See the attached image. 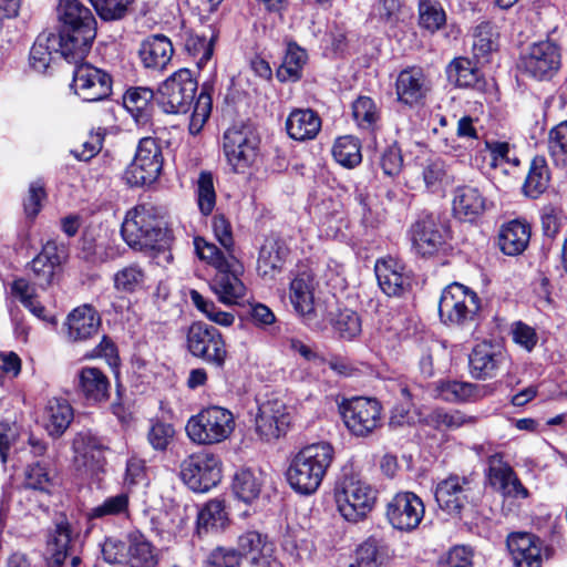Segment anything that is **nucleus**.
<instances>
[{
  "label": "nucleus",
  "instance_id": "obj_1",
  "mask_svg": "<svg viewBox=\"0 0 567 567\" xmlns=\"http://www.w3.org/2000/svg\"><path fill=\"white\" fill-rule=\"evenodd\" d=\"M196 255L216 270L209 287L224 305H237L246 296V286L240 279L243 264L234 254L225 255L215 244L203 237L194 238Z\"/></svg>",
  "mask_w": 567,
  "mask_h": 567
},
{
  "label": "nucleus",
  "instance_id": "obj_2",
  "mask_svg": "<svg viewBox=\"0 0 567 567\" xmlns=\"http://www.w3.org/2000/svg\"><path fill=\"white\" fill-rule=\"evenodd\" d=\"M334 456V450L327 442L310 444L292 458L287 481L297 493L310 495L321 485Z\"/></svg>",
  "mask_w": 567,
  "mask_h": 567
},
{
  "label": "nucleus",
  "instance_id": "obj_3",
  "mask_svg": "<svg viewBox=\"0 0 567 567\" xmlns=\"http://www.w3.org/2000/svg\"><path fill=\"white\" fill-rule=\"evenodd\" d=\"M481 300L468 287L453 282L445 287L439 301V316L449 327L472 328L477 324Z\"/></svg>",
  "mask_w": 567,
  "mask_h": 567
},
{
  "label": "nucleus",
  "instance_id": "obj_4",
  "mask_svg": "<svg viewBox=\"0 0 567 567\" xmlns=\"http://www.w3.org/2000/svg\"><path fill=\"white\" fill-rule=\"evenodd\" d=\"M236 422L231 411L212 405L192 415L185 426L188 439L199 445H214L228 440Z\"/></svg>",
  "mask_w": 567,
  "mask_h": 567
},
{
  "label": "nucleus",
  "instance_id": "obj_5",
  "mask_svg": "<svg viewBox=\"0 0 567 567\" xmlns=\"http://www.w3.org/2000/svg\"><path fill=\"white\" fill-rule=\"evenodd\" d=\"M121 234L125 243L135 250L155 249L165 238L162 221L154 209L146 206H136L127 212Z\"/></svg>",
  "mask_w": 567,
  "mask_h": 567
},
{
  "label": "nucleus",
  "instance_id": "obj_6",
  "mask_svg": "<svg viewBox=\"0 0 567 567\" xmlns=\"http://www.w3.org/2000/svg\"><path fill=\"white\" fill-rule=\"evenodd\" d=\"M260 138L249 124H235L223 135V153L231 171L246 173L259 156Z\"/></svg>",
  "mask_w": 567,
  "mask_h": 567
},
{
  "label": "nucleus",
  "instance_id": "obj_7",
  "mask_svg": "<svg viewBox=\"0 0 567 567\" xmlns=\"http://www.w3.org/2000/svg\"><path fill=\"white\" fill-rule=\"evenodd\" d=\"M334 501L340 515L357 523L367 517L377 501V491L367 482L344 477L334 489Z\"/></svg>",
  "mask_w": 567,
  "mask_h": 567
},
{
  "label": "nucleus",
  "instance_id": "obj_8",
  "mask_svg": "<svg viewBox=\"0 0 567 567\" xmlns=\"http://www.w3.org/2000/svg\"><path fill=\"white\" fill-rule=\"evenodd\" d=\"M188 352L204 362L224 369L228 358L223 334L218 329L204 322H193L186 333Z\"/></svg>",
  "mask_w": 567,
  "mask_h": 567
},
{
  "label": "nucleus",
  "instance_id": "obj_9",
  "mask_svg": "<svg viewBox=\"0 0 567 567\" xmlns=\"http://www.w3.org/2000/svg\"><path fill=\"white\" fill-rule=\"evenodd\" d=\"M342 421L349 432L367 437L382 424V406L375 399L357 396L340 405Z\"/></svg>",
  "mask_w": 567,
  "mask_h": 567
},
{
  "label": "nucleus",
  "instance_id": "obj_10",
  "mask_svg": "<svg viewBox=\"0 0 567 567\" xmlns=\"http://www.w3.org/2000/svg\"><path fill=\"white\" fill-rule=\"evenodd\" d=\"M163 167L162 148L154 137L140 140L134 159L124 172V179L131 186H144L154 183Z\"/></svg>",
  "mask_w": 567,
  "mask_h": 567
},
{
  "label": "nucleus",
  "instance_id": "obj_11",
  "mask_svg": "<svg viewBox=\"0 0 567 567\" xmlns=\"http://www.w3.org/2000/svg\"><path fill=\"white\" fill-rule=\"evenodd\" d=\"M181 477L192 491L206 493L221 480V461L208 452L192 454L181 464Z\"/></svg>",
  "mask_w": 567,
  "mask_h": 567
},
{
  "label": "nucleus",
  "instance_id": "obj_12",
  "mask_svg": "<svg viewBox=\"0 0 567 567\" xmlns=\"http://www.w3.org/2000/svg\"><path fill=\"white\" fill-rule=\"evenodd\" d=\"M197 81L188 69H181L158 87V102L166 113H186L194 101Z\"/></svg>",
  "mask_w": 567,
  "mask_h": 567
},
{
  "label": "nucleus",
  "instance_id": "obj_13",
  "mask_svg": "<svg viewBox=\"0 0 567 567\" xmlns=\"http://www.w3.org/2000/svg\"><path fill=\"white\" fill-rule=\"evenodd\" d=\"M71 89L84 102H96L110 96L112 79L104 70L89 63L74 68Z\"/></svg>",
  "mask_w": 567,
  "mask_h": 567
},
{
  "label": "nucleus",
  "instance_id": "obj_14",
  "mask_svg": "<svg viewBox=\"0 0 567 567\" xmlns=\"http://www.w3.org/2000/svg\"><path fill=\"white\" fill-rule=\"evenodd\" d=\"M412 247L422 257H432L445 249L449 228L433 215L419 219L411 229Z\"/></svg>",
  "mask_w": 567,
  "mask_h": 567
},
{
  "label": "nucleus",
  "instance_id": "obj_15",
  "mask_svg": "<svg viewBox=\"0 0 567 567\" xmlns=\"http://www.w3.org/2000/svg\"><path fill=\"white\" fill-rule=\"evenodd\" d=\"M474 482L471 476L451 474L437 483L435 499L439 506L450 515H460L471 502Z\"/></svg>",
  "mask_w": 567,
  "mask_h": 567
},
{
  "label": "nucleus",
  "instance_id": "obj_16",
  "mask_svg": "<svg viewBox=\"0 0 567 567\" xmlns=\"http://www.w3.org/2000/svg\"><path fill=\"white\" fill-rule=\"evenodd\" d=\"M559 66V48L549 40L534 43L520 59L522 70L537 80L551 78L558 71Z\"/></svg>",
  "mask_w": 567,
  "mask_h": 567
},
{
  "label": "nucleus",
  "instance_id": "obj_17",
  "mask_svg": "<svg viewBox=\"0 0 567 567\" xmlns=\"http://www.w3.org/2000/svg\"><path fill=\"white\" fill-rule=\"evenodd\" d=\"M425 507L422 499L412 492H400L386 505V518L393 528L402 532L414 530L422 522Z\"/></svg>",
  "mask_w": 567,
  "mask_h": 567
},
{
  "label": "nucleus",
  "instance_id": "obj_18",
  "mask_svg": "<svg viewBox=\"0 0 567 567\" xmlns=\"http://www.w3.org/2000/svg\"><path fill=\"white\" fill-rule=\"evenodd\" d=\"M431 90V79L420 66L405 68L396 76V99L410 107L423 104Z\"/></svg>",
  "mask_w": 567,
  "mask_h": 567
},
{
  "label": "nucleus",
  "instance_id": "obj_19",
  "mask_svg": "<svg viewBox=\"0 0 567 567\" xmlns=\"http://www.w3.org/2000/svg\"><path fill=\"white\" fill-rule=\"evenodd\" d=\"M291 416L286 404L280 400L262 402L255 417L256 431L264 440L278 439L286 433Z\"/></svg>",
  "mask_w": 567,
  "mask_h": 567
},
{
  "label": "nucleus",
  "instance_id": "obj_20",
  "mask_svg": "<svg viewBox=\"0 0 567 567\" xmlns=\"http://www.w3.org/2000/svg\"><path fill=\"white\" fill-rule=\"evenodd\" d=\"M487 478L489 484L506 497L527 498L529 493L516 476L513 468L503 461L501 454L488 457Z\"/></svg>",
  "mask_w": 567,
  "mask_h": 567
},
{
  "label": "nucleus",
  "instance_id": "obj_21",
  "mask_svg": "<svg viewBox=\"0 0 567 567\" xmlns=\"http://www.w3.org/2000/svg\"><path fill=\"white\" fill-rule=\"evenodd\" d=\"M487 207L486 196L476 186L463 185L453 190L452 213L461 221H476L486 212Z\"/></svg>",
  "mask_w": 567,
  "mask_h": 567
},
{
  "label": "nucleus",
  "instance_id": "obj_22",
  "mask_svg": "<svg viewBox=\"0 0 567 567\" xmlns=\"http://www.w3.org/2000/svg\"><path fill=\"white\" fill-rule=\"evenodd\" d=\"M96 32H71V30H60L59 34L52 33L51 43L56 49V53L69 63L81 64L91 50Z\"/></svg>",
  "mask_w": 567,
  "mask_h": 567
},
{
  "label": "nucleus",
  "instance_id": "obj_23",
  "mask_svg": "<svg viewBox=\"0 0 567 567\" xmlns=\"http://www.w3.org/2000/svg\"><path fill=\"white\" fill-rule=\"evenodd\" d=\"M505 361V353L491 342L476 344L468 357L470 373L473 378L485 380L497 374Z\"/></svg>",
  "mask_w": 567,
  "mask_h": 567
},
{
  "label": "nucleus",
  "instance_id": "obj_24",
  "mask_svg": "<svg viewBox=\"0 0 567 567\" xmlns=\"http://www.w3.org/2000/svg\"><path fill=\"white\" fill-rule=\"evenodd\" d=\"M74 458L78 465L91 472H99L105 464L104 452L106 445L90 431L79 432L72 444Z\"/></svg>",
  "mask_w": 567,
  "mask_h": 567
},
{
  "label": "nucleus",
  "instance_id": "obj_25",
  "mask_svg": "<svg viewBox=\"0 0 567 567\" xmlns=\"http://www.w3.org/2000/svg\"><path fill=\"white\" fill-rule=\"evenodd\" d=\"M101 317L90 305L72 310L64 323L68 340L71 342L86 341L97 334Z\"/></svg>",
  "mask_w": 567,
  "mask_h": 567
},
{
  "label": "nucleus",
  "instance_id": "obj_26",
  "mask_svg": "<svg viewBox=\"0 0 567 567\" xmlns=\"http://www.w3.org/2000/svg\"><path fill=\"white\" fill-rule=\"evenodd\" d=\"M174 54L171 40L163 34H153L144 39L138 49L143 66L151 71H164Z\"/></svg>",
  "mask_w": 567,
  "mask_h": 567
},
{
  "label": "nucleus",
  "instance_id": "obj_27",
  "mask_svg": "<svg viewBox=\"0 0 567 567\" xmlns=\"http://www.w3.org/2000/svg\"><path fill=\"white\" fill-rule=\"evenodd\" d=\"M58 17L61 23L60 30L71 32H96V20L92 11L80 0H60Z\"/></svg>",
  "mask_w": 567,
  "mask_h": 567
},
{
  "label": "nucleus",
  "instance_id": "obj_28",
  "mask_svg": "<svg viewBox=\"0 0 567 567\" xmlns=\"http://www.w3.org/2000/svg\"><path fill=\"white\" fill-rule=\"evenodd\" d=\"M316 287L317 281L311 270L299 271L290 282L291 305L306 320H310L315 312Z\"/></svg>",
  "mask_w": 567,
  "mask_h": 567
},
{
  "label": "nucleus",
  "instance_id": "obj_29",
  "mask_svg": "<svg viewBox=\"0 0 567 567\" xmlns=\"http://www.w3.org/2000/svg\"><path fill=\"white\" fill-rule=\"evenodd\" d=\"M507 548L516 567L542 566V542L533 534H511L507 538Z\"/></svg>",
  "mask_w": 567,
  "mask_h": 567
},
{
  "label": "nucleus",
  "instance_id": "obj_30",
  "mask_svg": "<svg viewBox=\"0 0 567 567\" xmlns=\"http://www.w3.org/2000/svg\"><path fill=\"white\" fill-rule=\"evenodd\" d=\"M374 271L380 288L388 296H400L410 286L404 266L392 257L379 259Z\"/></svg>",
  "mask_w": 567,
  "mask_h": 567
},
{
  "label": "nucleus",
  "instance_id": "obj_31",
  "mask_svg": "<svg viewBox=\"0 0 567 567\" xmlns=\"http://www.w3.org/2000/svg\"><path fill=\"white\" fill-rule=\"evenodd\" d=\"M73 551V529L64 517L55 522L47 543L48 567H61Z\"/></svg>",
  "mask_w": 567,
  "mask_h": 567
},
{
  "label": "nucleus",
  "instance_id": "obj_32",
  "mask_svg": "<svg viewBox=\"0 0 567 567\" xmlns=\"http://www.w3.org/2000/svg\"><path fill=\"white\" fill-rule=\"evenodd\" d=\"M110 380L97 368H82L78 374V390L89 404L107 401L110 396Z\"/></svg>",
  "mask_w": 567,
  "mask_h": 567
},
{
  "label": "nucleus",
  "instance_id": "obj_33",
  "mask_svg": "<svg viewBox=\"0 0 567 567\" xmlns=\"http://www.w3.org/2000/svg\"><path fill=\"white\" fill-rule=\"evenodd\" d=\"M73 416V409L66 400L53 398L43 408L40 423L50 436L60 437L70 426Z\"/></svg>",
  "mask_w": 567,
  "mask_h": 567
},
{
  "label": "nucleus",
  "instance_id": "obj_34",
  "mask_svg": "<svg viewBox=\"0 0 567 567\" xmlns=\"http://www.w3.org/2000/svg\"><path fill=\"white\" fill-rule=\"evenodd\" d=\"M238 550L257 566H269L274 554V544L266 534L247 530L238 537Z\"/></svg>",
  "mask_w": 567,
  "mask_h": 567
},
{
  "label": "nucleus",
  "instance_id": "obj_35",
  "mask_svg": "<svg viewBox=\"0 0 567 567\" xmlns=\"http://www.w3.org/2000/svg\"><path fill=\"white\" fill-rule=\"evenodd\" d=\"M288 254L289 250L282 240L275 237L266 238L257 260L259 275L272 278L282 269Z\"/></svg>",
  "mask_w": 567,
  "mask_h": 567
},
{
  "label": "nucleus",
  "instance_id": "obj_36",
  "mask_svg": "<svg viewBox=\"0 0 567 567\" xmlns=\"http://www.w3.org/2000/svg\"><path fill=\"white\" fill-rule=\"evenodd\" d=\"M529 239V225L518 219L504 224L498 233V246L507 256L520 255L527 248Z\"/></svg>",
  "mask_w": 567,
  "mask_h": 567
},
{
  "label": "nucleus",
  "instance_id": "obj_37",
  "mask_svg": "<svg viewBox=\"0 0 567 567\" xmlns=\"http://www.w3.org/2000/svg\"><path fill=\"white\" fill-rule=\"evenodd\" d=\"M159 553L138 530L127 535V564L131 567H157Z\"/></svg>",
  "mask_w": 567,
  "mask_h": 567
},
{
  "label": "nucleus",
  "instance_id": "obj_38",
  "mask_svg": "<svg viewBox=\"0 0 567 567\" xmlns=\"http://www.w3.org/2000/svg\"><path fill=\"white\" fill-rule=\"evenodd\" d=\"M321 128V120L312 110H293L287 121L288 135L296 141L312 140Z\"/></svg>",
  "mask_w": 567,
  "mask_h": 567
},
{
  "label": "nucleus",
  "instance_id": "obj_39",
  "mask_svg": "<svg viewBox=\"0 0 567 567\" xmlns=\"http://www.w3.org/2000/svg\"><path fill=\"white\" fill-rule=\"evenodd\" d=\"M391 559L389 546L375 536L358 546L354 560L349 567H384Z\"/></svg>",
  "mask_w": 567,
  "mask_h": 567
},
{
  "label": "nucleus",
  "instance_id": "obj_40",
  "mask_svg": "<svg viewBox=\"0 0 567 567\" xmlns=\"http://www.w3.org/2000/svg\"><path fill=\"white\" fill-rule=\"evenodd\" d=\"M265 483V474L260 470H239L233 480V491L238 499L251 504L258 499Z\"/></svg>",
  "mask_w": 567,
  "mask_h": 567
},
{
  "label": "nucleus",
  "instance_id": "obj_41",
  "mask_svg": "<svg viewBox=\"0 0 567 567\" xmlns=\"http://www.w3.org/2000/svg\"><path fill=\"white\" fill-rule=\"evenodd\" d=\"M185 515L179 507L161 511L151 518L152 530L163 540H172L184 528Z\"/></svg>",
  "mask_w": 567,
  "mask_h": 567
},
{
  "label": "nucleus",
  "instance_id": "obj_42",
  "mask_svg": "<svg viewBox=\"0 0 567 567\" xmlns=\"http://www.w3.org/2000/svg\"><path fill=\"white\" fill-rule=\"evenodd\" d=\"M60 258L56 254V246L53 241H48L42 251L32 259L30 264L33 278L39 286L50 285Z\"/></svg>",
  "mask_w": 567,
  "mask_h": 567
},
{
  "label": "nucleus",
  "instance_id": "obj_43",
  "mask_svg": "<svg viewBox=\"0 0 567 567\" xmlns=\"http://www.w3.org/2000/svg\"><path fill=\"white\" fill-rule=\"evenodd\" d=\"M477 417L467 415L460 410L435 409L426 416V424L437 431H455L464 426H473Z\"/></svg>",
  "mask_w": 567,
  "mask_h": 567
},
{
  "label": "nucleus",
  "instance_id": "obj_44",
  "mask_svg": "<svg viewBox=\"0 0 567 567\" xmlns=\"http://www.w3.org/2000/svg\"><path fill=\"white\" fill-rule=\"evenodd\" d=\"M446 76L451 84L458 87H472L478 83L482 74L468 58H455L446 66Z\"/></svg>",
  "mask_w": 567,
  "mask_h": 567
},
{
  "label": "nucleus",
  "instance_id": "obj_45",
  "mask_svg": "<svg viewBox=\"0 0 567 567\" xmlns=\"http://www.w3.org/2000/svg\"><path fill=\"white\" fill-rule=\"evenodd\" d=\"M130 493L122 491L115 495L107 496L104 501L87 509L85 517L89 522L94 519H106L109 517H118L128 514Z\"/></svg>",
  "mask_w": 567,
  "mask_h": 567
},
{
  "label": "nucleus",
  "instance_id": "obj_46",
  "mask_svg": "<svg viewBox=\"0 0 567 567\" xmlns=\"http://www.w3.org/2000/svg\"><path fill=\"white\" fill-rule=\"evenodd\" d=\"M147 275L138 264H130L113 275L114 289L120 293H134L144 289Z\"/></svg>",
  "mask_w": 567,
  "mask_h": 567
},
{
  "label": "nucleus",
  "instance_id": "obj_47",
  "mask_svg": "<svg viewBox=\"0 0 567 567\" xmlns=\"http://www.w3.org/2000/svg\"><path fill=\"white\" fill-rule=\"evenodd\" d=\"M473 54L477 63L488 62V56L497 50L498 32L491 22L480 23L473 34Z\"/></svg>",
  "mask_w": 567,
  "mask_h": 567
},
{
  "label": "nucleus",
  "instance_id": "obj_48",
  "mask_svg": "<svg viewBox=\"0 0 567 567\" xmlns=\"http://www.w3.org/2000/svg\"><path fill=\"white\" fill-rule=\"evenodd\" d=\"M420 175L425 188L431 193L439 192L451 182L449 167L440 157L425 159L420 166Z\"/></svg>",
  "mask_w": 567,
  "mask_h": 567
},
{
  "label": "nucleus",
  "instance_id": "obj_49",
  "mask_svg": "<svg viewBox=\"0 0 567 567\" xmlns=\"http://www.w3.org/2000/svg\"><path fill=\"white\" fill-rule=\"evenodd\" d=\"M308 60L307 52L296 44H289L282 63L277 70V78L281 82H296L302 75V70Z\"/></svg>",
  "mask_w": 567,
  "mask_h": 567
},
{
  "label": "nucleus",
  "instance_id": "obj_50",
  "mask_svg": "<svg viewBox=\"0 0 567 567\" xmlns=\"http://www.w3.org/2000/svg\"><path fill=\"white\" fill-rule=\"evenodd\" d=\"M11 291L33 316L49 323L55 322L54 316L48 313L47 309L34 295V289L25 279H16L12 284Z\"/></svg>",
  "mask_w": 567,
  "mask_h": 567
},
{
  "label": "nucleus",
  "instance_id": "obj_51",
  "mask_svg": "<svg viewBox=\"0 0 567 567\" xmlns=\"http://www.w3.org/2000/svg\"><path fill=\"white\" fill-rule=\"evenodd\" d=\"M334 159L342 166L352 168L362 161L361 146L353 136H341L336 140L332 147Z\"/></svg>",
  "mask_w": 567,
  "mask_h": 567
},
{
  "label": "nucleus",
  "instance_id": "obj_52",
  "mask_svg": "<svg viewBox=\"0 0 567 567\" xmlns=\"http://www.w3.org/2000/svg\"><path fill=\"white\" fill-rule=\"evenodd\" d=\"M228 522L227 513L223 501L213 499L205 504L198 512L197 524L199 529L219 530Z\"/></svg>",
  "mask_w": 567,
  "mask_h": 567
},
{
  "label": "nucleus",
  "instance_id": "obj_53",
  "mask_svg": "<svg viewBox=\"0 0 567 567\" xmlns=\"http://www.w3.org/2000/svg\"><path fill=\"white\" fill-rule=\"evenodd\" d=\"M549 174L544 157H535L527 174L524 190L532 198L538 197L548 186Z\"/></svg>",
  "mask_w": 567,
  "mask_h": 567
},
{
  "label": "nucleus",
  "instance_id": "obj_54",
  "mask_svg": "<svg viewBox=\"0 0 567 567\" xmlns=\"http://www.w3.org/2000/svg\"><path fill=\"white\" fill-rule=\"evenodd\" d=\"M547 150L556 166H567V121L560 122L548 132Z\"/></svg>",
  "mask_w": 567,
  "mask_h": 567
},
{
  "label": "nucleus",
  "instance_id": "obj_55",
  "mask_svg": "<svg viewBox=\"0 0 567 567\" xmlns=\"http://www.w3.org/2000/svg\"><path fill=\"white\" fill-rule=\"evenodd\" d=\"M446 23V13L440 2L435 0L419 1V24L426 31L434 33Z\"/></svg>",
  "mask_w": 567,
  "mask_h": 567
},
{
  "label": "nucleus",
  "instance_id": "obj_56",
  "mask_svg": "<svg viewBox=\"0 0 567 567\" xmlns=\"http://www.w3.org/2000/svg\"><path fill=\"white\" fill-rule=\"evenodd\" d=\"M152 99V90L147 87H133L125 92L123 96V105L138 123L146 120V111Z\"/></svg>",
  "mask_w": 567,
  "mask_h": 567
},
{
  "label": "nucleus",
  "instance_id": "obj_57",
  "mask_svg": "<svg viewBox=\"0 0 567 567\" xmlns=\"http://www.w3.org/2000/svg\"><path fill=\"white\" fill-rule=\"evenodd\" d=\"M352 116L362 130H373L380 118L375 102L369 96H359L352 103Z\"/></svg>",
  "mask_w": 567,
  "mask_h": 567
},
{
  "label": "nucleus",
  "instance_id": "obj_58",
  "mask_svg": "<svg viewBox=\"0 0 567 567\" xmlns=\"http://www.w3.org/2000/svg\"><path fill=\"white\" fill-rule=\"evenodd\" d=\"M51 38L52 33L40 34L31 48L30 65L37 72H45L50 65L52 52L56 53V49L51 43Z\"/></svg>",
  "mask_w": 567,
  "mask_h": 567
},
{
  "label": "nucleus",
  "instance_id": "obj_59",
  "mask_svg": "<svg viewBox=\"0 0 567 567\" xmlns=\"http://www.w3.org/2000/svg\"><path fill=\"white\" fill-rule=\"evenodd\" d=\"M437 395L446 402H464L475 394V385L461 381H440L436 384Z\"/></svg>",
  "mask_w": 567,
  "mask_h": 567
},
{
  "label": "nucleus",
  "instance_id": "obj_60",
  "mask_svg": "<svg viewBox=\"0 0 567 567\" xmlns=\"http://www.w3.org/2000/svg\"><path fill=\"white\" fill-rule=\"evenodd\" d=\"M24 486L27 488L48 492L52 486V475L49 463L37 461L27 466L24 472Z\"/></svg>",
  "mask_w": 567,
  "mask_h": 567
},
{
  "label": "nucleus",
  "instance_id": "obj_61",
  "mask_svg": "<svg viewBox=\"0 0 567 567\" xmlns=\"http://www.w3.org/2000/svg\"><path fill=\"white\" fill-rule=\"evenodd\" d=\"M189 295L193 305L210 321L223 327H230L234 323L235 316L231 312L220 310L213 301L205 299L196 290H192Z\"/></svg>",
  "mask_w": 567,
  "mask_h": 567
},
{
  "label": "nucleus",
  "instance_id": "obj_62",
  "mask_svg": "<svg viewBox=\"0 0 567 567\" xmlns=\"http://www.w3.org/2000/svg\"><path fill=\"white\" fill-rule=\"evenodd\" d=\"M334 331L340 338L351 340L361 332V321L357 312L350 309L339 310L331 319Z\"/></svg>",
  "mask_w": 567,
  "mask_h": 567
},
{
  "label": "nucleus",
  "instance_id": "obj_63",
  "mask_svg": "<svg viewBox=\"0 0 567 567\" xmlns=\"http://www.w3.org/2000/svg\"><path fill=\"white\" fill-rule=\"evenodd\" d=\"M197 203L204 215H209L216 205V193L212 173L202 172L197 181Z\"/></svg>",
  "mask_w": 567,
  "mask_h": 567
},
{
  "label": "nucleus",
  "instance_id": "obj_64",
  "mask_svg": "<svg viewBox=\"0 0 567 567\" xmlns=\"http://www.w3.org/2000/svg\"><path fill=\"white\" fill-rule=\"evenodd\" d=\"M212 112V97L206 92H200L189 120V133L197 135L204 127Z\"/></svg>",
  "mask_w": 567,
  "mask_h": 567
}]
</instances>
